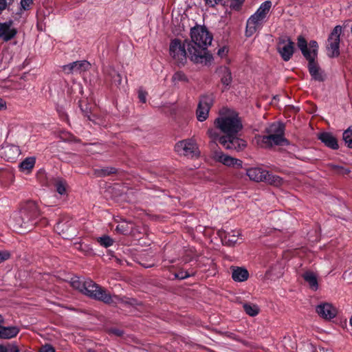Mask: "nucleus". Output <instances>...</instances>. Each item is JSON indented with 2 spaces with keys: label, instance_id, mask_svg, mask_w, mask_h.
Returning a JSON list of instances; mask_svg holds the SVG:
<instances>
[{
  "label": "nucleus",
  "instance_id": "1",
  "mask_svg": "<svg viewBox=\"0 0 352 352\" xmlns=\"http://www.w3.org/2000/svg\"><path fill=\"white\" fill-rule=\"evenodd\" d=\"M190 41L186 39L189 58L196 63H210L212 56L207 47L212 41V35L205 26L196 25L190 29Z\"/></svg>",
  "mask_w": 352,
  "mask_h": 352
},
{
  "label": "nucleus",
  "instance_id": "2",
  "mask_svg": "<svg viewBox=\"0 0 352 352\" xmlns=\"http://www.w3.org/2000/svg\"><path fill=\"white\" fill-rule=\"evenodd\" d=\"M214 126L223 133V136L238 135L243 129L238 113L234 111L227 113L221 112L219 116L214 120Z\"/></svg>",
  "mask_w": 352,
  "mask_h": 352
},
{
  "label": "nucleus",
  "instance_id": "3",
  "mask_svg": "<svg viewBox=\"0 0 352 352\" xmlns=\"http://www.w3.org/2000/svg\"><path fill=\"white\" fill-rule=\"evenodd\" d=\"M207 135L211 139V143L215 146H217V142H219L228 150L241 151L247 146L246 142L239 138L238 135L220 136L219 133L214 129H208L207 131Z\"/></svg>",
  "mask_w": 352,
  "mask_h": 352
},
{
  "label": "nucleus",
  "instance_id": "4",
  "mask_svg": "<svg viewBox=\"0 0 352 352\" xmlns=\"http://www.w3.org/2000/svg\"><path fill=\"white\" fill-rule=\"evenodd\" d=\"M39 216L40 210L37 204L34 201L29 200L22 206L17 223L21 228L30 231L37 223L36 219Z\"/></svg>",
  "mask_w": 352,
  "mask_h": 352
},
{
  "label": "nucleus",
  "instance_id": "5",
  "mask_svg": "<svg viewBox=\"0 0 352 352\" xmlns=\"http://www.w3.org/2000/svg\"><path fill=\"white\" fill-rule=\"evenodd\" d=\"M82 294L94 300L102 301L105 304L110 305L113 303L111 294L104 287L90 279L84 280Z\"/></svg>",
  "mask_w": 352,
  "mask_h": 352
},
{
  "label": "nucleus",
  "instance_id": "6",
  "mask_svg": "<svg viewBox=\"0 0 352 352\" xmlns=\"http://www.w3.org/2000/svg\"><path fill=\"white\" fill-rule=\"evenodd\" d=\"M170 54L177 61L178 63L184 65L186 60V56L188 55L187 50L186 39L184 43H182L179 39L175 38L170 42Z\"/></svg>",
  "mask_w": 352,
  "mask_h": 352
},
{
  "label": "nucleus",
  "instance_id": "7",
  "mask_svg": "<svg viewBox=\"0 0 352 352\" xmlns=\"http://www.w3.org/2000/svg\"><path fill=\"white\" fill-rule=\"evenodd\" d=\"M213 102L212 94H206L200 97L196 111L197 118L199 122H204L208 118Z\"/></svg>",
  "mask_w": 352,
  "mask_h": 352
},
{
  "label": "nucleus",
  "instance_id": "8",
  "mask_svg": "<svg viewBox=\"0 0 352 352\" xmlns=\"http://www.w3.org/2000/svg\"><path fill=\"white\" fill-rule=\"evenodd\" d=\"M341 32L342 27L336 25L329 36L327 48L329 57L338 56L340 54V36Z\"/></svg>",
  "mask_w": 352,
  "mask_h": 352
},
{
  "label": "nucleus",
  "instance_id": "9",
  "mask_svg": "<svg viewBox=\"0 0 352 352\" xmlns=\"http://www.w3.org/2000/svg\"><path fill=\"white\" fill-rule=\"evenodd\" d=\"M294 46L295 44L290 37L285 36L278 38L277 51L284 61L287 62L292 58L295 51Z\"/></svg>",
  "mask_w": 352,
  "mask_h": 352
},
{
  "label": "nucleus",
  "instance_id": "10",
  "mask_svg": "<svg viewBox=\"0 0 352 352\" xmlns=\"http://www.w3.org/2000/svg\"><path fill=\"white\" fill-rule=\"evenodd\" d=\"M313 47H315L314 50V56L306 59L308 61V71L314 80L323 82L324 80V78L323 76V72L320 69L317 61L318 54H316V47L315 44Z\"/></svg>",
  "mask_w": 352,
  "mask_h": 352
},
{
  "label": "nucleus",
  "instance_id": "11",
  "mask_svg": "<svg viewBox=\"0 0 352 352\" xmlns=\"http://www.w3.org/2000/svg\"><path fill=\"white\" fill-rule=\"evenodd\" d=\"M258 141L259 145L263 148H271L273 145L287 146L289 144V141L285 137L270 133L260 136Z\"/></svg>",
  "mask_w": 352,
  "mask_h": 352
},
{
  "label": "nucleus",
  "instance_id": "12",
  "mask_svg": "<svg viewBox=\"0 0 352 352\" xmlns=\"http://www.w3.org/2000/svg\"><path fill=\"white\" fill-rule=\"evenodd\" d=\"M314 44L316 45V54H318L319 46L317 41L311 40L308 43L303 36L300 35L297 38V46L298 49L301 51V53L305 59L314 56V50L315 49V47H313V46Z\"/></svg>",
  "mask_w": 352,
  "mask_h": 352
},
{
  "label": "nucleus",
  "instance_id": "13",
  "mask_svg": "<svg viewBox=\"0 0 352 352\" xmlns=\"http://www.w3.org/2000/svg\"><path fill=\"white\" fill-rule=\"evenodd\" d=\"M197 146L192 139L184 140L178 142L175 146V151L184 156L193 157L197 151Z\"/></svg>",
  "mask_w": 352,
  "mask_h": 352
},
{
  "label": "nucleus",
  "instance_id": "14",
  "mask_svg": "<svg viewBox=\"0 0 352 352\" xmlns=\"http://www.w3.org/2000/svg\"><path fill=\"white\" fill-rule=\"evenodd\" d=\"M265 19L263 17L260 13H258L256 11V12L252 14L247 21L245 36L247 37H250L258 30L261 29Z\"/></svg>",
  "mask_w": 352,
  "mask_h": 352
},
{
  "label": "nucleus",
  "instance_id": "15",
  "mask_svg": "<svg viewBox=\"0 0 352 352\" xmlns=\"http://www.w3.org/2000/svg\"><path fill=\"white\" fill-rule=\"evenodd\" d=\"M90 63L87 60H78L64 65L63 67V71L67 74L73 73L80 74L87 71L90 68Z\"/></svg>",
  "mask_w": 352,
  "mask_h": 352
},
{
  "label": "nucleus",
  "instance_id": "16",
  "mask_svg": "<svg viewBox=\"0 0 352 352\" xmlns=\"http://www.w3.org/2000/svg\"><path fill=\"white\" fill-rule=\"evenodd\" d=\"M13 23L12 20L0 23V38L5 42L14 38L17 34V30L12 28Z\"/></svg>",
  "mask_w": 352,
  "mask_h": 352
},
{
  "label": "nucleus",
  "instance_id": "17",
  "mask_svg": "<svg viewBox=\"0 0 352 352\" xmlns=\"http://www.w3.org/2000/svg\"><path fill=\"white\" fill-rule=\"evenodd\" d=\"M217 234L220 238L222 244L230 247L234 246L236 243L239 235L238 231L232 230L231 232H227L224 230H219Z\"/></svg>",
  "mask_w": 352,
  "mask_h": 352
},
{
  "label": "nucleus",
  "instance_id": "18",
  "mask_svg": "<svg viewBox=\"0 0 352 352\" xmlns=\"http://www.w3.org/2000/svg\"><path fill=\"white\" fill-rule=\"evenodd\" d=\"M316 313L322 318L331 320L336 316V309L329 303L318 305L316 308Z\"/></svg>",
  "mask_w": 352,
  "mask_h": 352
},
{
  "label": "nucleus",
  "instance_id": "19",
  "mask_svg": "<svg viewBox=\"0 0 352 352\" xmlns=\"http://www.w3.org/2000/svg\"><path fill=\"white\" fill-rule=\"evenodd\" d=\"M1 155L7 160L12 162L20 155V148L18 146L6 144L2 146L0 150Z\"/></svg>",
  "mask_w": 352,
  "mask_h": 352
},
{
  "label": "nucleus",
  "instance_id": "20",
  "mask_svg": "<svg viewBox=\"0 0 352 352\" xmlns=\"http://www.w3.org/2000/svg\"><path fill=\"white\" fill-rule=\"evenodd\" d=\"M214 157L226 166L236 167L242 166L241 160L226 155L220 151H215L214 152Z\"/></svg>",
  "mask_w": 352,
  "mask_h": 352
},
{
  "label": "nucleus",
  "instance_id": "21",
  "mask_svg": "<svg viewBox=\"0 0 352 352\" xmlns=\"http://www.w3.org/2000/svg\"><path fill=\"white\" fill-rule=\"evenodd\" d=\"M168 270L173 272L175 279L184 280L189 277L195 276L196 271L186 270L182 267L170 265L168 267Z\"/></svg>",
  "mask_w": 352,
  "mask_h": 352
},
{
  "label": "nucleus",
  "instance_id": "22",
  "mask_svg": "<svg viewBox=\"0 0 352 352\" xmlns=\"http://www.w3.org/2000/svg\"><path fill=\"white\" fill-rule=\"evenodd\" d=\"M217 72L219 75V77L220 78L221 82L224 86V89L223 90V91L230 87L232 82V72L230 68L226 66L219 67L217 69Z\"/></svg>",
  "mask_w": 352,
  "mask_h": 352
},
{
  "label": "nucleus",
  "instance_id": "23",
  "mask_svg": "<svg viewBox=\"0 0 352 352\" xmlns=\"http://www.w3.org/2000/svg\"><path fill=\"white\" fill-rule=\"evenodd\" d=\"M318 139L331 149L337 150L339 148L338 140L331 133L322 132L319 135Z\"/></svg>",
  "mask_w": 352,
  "mask_h": 352
},
{
  "label": "nucleus",
  "instance_id": "24",
  "mask_svg": "<svg viewBox=\"0 0 352 352\" xmlns=\"http://www.w3.org/2000/svg\"><path fill=\"white\" fill-rule=\"evenodd\" d=\"M266 174V170L258 167L251 168L247 170V175L251 180L255 182H264Z\"/></svg>",
  "mask_w": 352,
  "mask_h": 352
},
{
  "label": "nucleus",
  "instance_id": "25",
  "mask_svg": "<svg viewBox=\"0 0 352 352\" xmlns=\"http://www.w3.org/2000/svg\"><path fill=\"white\" fill-rule=\"evenodd\" d=\"M19 333V328L16 326H0V339H12Z\"/></svg>",
  "mask_w": 352,
  "mask_h": 352
},
{
  "label": "nucleus",
  "instance_id": "26",
  "mask_svg": "<svg viewBox=\"0 0 352 352\" xmlns=\"http://www.w3.org/2000/svg\"><path fill=\"white\" fill-rule=\"evenodd\" d=\"M249 277L248 271L243 267H234L232 268V278L234 281L243 282Z\"/></svg>",
  "mask_w": 352,
  "mask_h": 352
},
{
  "label": "nucleus",
  "instance_id": "27",
  "mask_svg": "<svg viewBox=\"0 0 352 352\" xmlns=\"http://www.w3.org/2000/svg\"><path fill=\"white\" fill-rule=\"evenodd\" d=\"M302 278L308 283L309 288L313 291L318 289V281L317 276L311 271H307L302 274Z\"/></svg>",
  "mask_w": 352,
  "mask_h": 352
},
{
  "label": "nucleus",
  "instance_id": "28",
  "mask_svg": "<svg viewBox=\"0 0 352 352\" xmlns=\"http://www.w3.org/2000/svg\"><path fill=\"white\" fill-rule=\"evenodd\" d=\"M285 125L282 122H274L266 129V133L285 137Z\"/></svg>",
  "mask_w": 352,
  "mask_h": 352
},
{
  "label": "nucleus",
  "instance_id": "29",
  "mask_svg": "<svg viewBox=\"0 0 352 352\" xmlns=\"http://www.w3.org/2000/svg\"><path fill=\"white\" fill-rule=\"evenodd\" d=\"M36 158L34 157H28L23 160L19 165L20 170L29 173L34 167Z\"/></svg>",
  "mask_w": 352,
  "mask_h": 352
},
{
  "label": "nucleus",
  "instance_id": "30",
  "mask_svg": "<svg viewBox=\"0 0 352 352\" xmlns=\"http://www.w3.org/2000/svg\"><path fill=\"white\" fill-rule=\"evenodd\" d=\"M328 167L334 174L339 175H346L351 173V170L349 168L334 164H329Z\"/></svg>",
  "mask_w": 352,
  "mask_h": 352
},
{
  "label": "nucleus",
  "instance_id": "31",
  "mask_svg": "<svg viewBox=\"0 0 352 352\" xmlns=\"http://www.w3.org/2000/svg\"><path fill=\"white\" fill-rule=\"evenodd\" d=\"M264 182L271 185L278 186L283 184V179L280 177L273 175L267 170L266 177Z\"/></svg>",
  "mask_w": 352,
  "mask_h": 352
},
{
  "label": "nucleus",
  "instance_id": "32",
  "mask_svg": "<svg viewBox=\"0 0 352 352\" xmlns=\"http://www.w3.org/2000/svg\"><path fill=\"white\" fill-rule=\"evenodd\" d=\"M243 307L245 313L250 316H255L259 313V308L256 305L245 303Z\"/></svg>",
  "mask_w": 352,
  "mask_h": 352
},
{
  "label": "nucleus",
  "instance_id": "33",
  "mask_svg": "<svg viewBox=\"0 0 352 352\" xmlns=\"http://www.w3.org/2000/svg\"><path fill=\"white\" fill-rule=\"evenodd\" d=\"M272 7V2L270 1H265L261 4L256 12L260 13L263 17L265 19L267 16V14L270 12V10Z\"/></svg>",
  "mask_w": 352,
  "mask_h": 352
},
{
  "label": "nucleus",
  "instance_id": "34",
  "mask_svg": "<svg viewBox=\"0 0 352 352\" xmlns=\"http://www.w3.org/2000/svg\"><path fill=\"white\" fill-rule=\"evenodd\" d=\"M118 170L114 167H104L96 170L98 176L105 177L117 173Z\"/></svg>",
  "mask_w": 352,
  "mask_h": 352
},
{
  "label": "nucleus",
  "instance_id": "35",
  "mask_svg": "<svg viewBox=\"0 0 352 352\" xmlns=\"http://www.w3.org/2000/svg\"><path fill=\"white\" fill-rule=\"evenodd\" d=\"M342 138L347 147L352 148V126L344 131Z\"/></svg>",
  "mask_w": 352,
  "mask_h": 352
},
{
  "label": "nucleus",
  "instance_id": "36",
  "mask_svg": "<svg viewBox=\"0 0 352 352\" xmlns=\"http://www.w3.org/2000/svg\"><path fill=\"white\" fill-rule=\"evenodd\" d=\"M129 225L130 223L127 222H121L117 226L116 230L122 234H129L133 228L132 226Z\"/></svg>",
  "mask_w": 352,
  "mask_h": 352
},
{
  "label": "nucleus",
  "instance_id": "37",
  "mask_svg": "<svg viewBox=\"0 0 352 352\" xmlns=\"http://www.w3.org/2000/svg\"><path fill=\"white\" fill-rule=\"evenodd\" d=\"M54 186L57 192L64 195L66 192V182L61 179H57L54 182Z\"/></svg>",
  "mask_w": 352,
  "mask_h": 352
},
{
  "label": "nucleus",
  "instance_id": "38",
  "mask_svg": "<svg viewBox=\"0 0 352 352\" xmlns=\"http://www.w3.org/2000/svg\"><path fill=\"white\" fill-rule=\"evenodd\" d=\"M172 81L175 84L179 82H187L188 78L183 72L179 71L173 74L172 77Z\"/></svg>",
  "mask_w": 352,
  "mask_h": 352
},
{
  "label": "nucleus",
  "instance_id": "39",
  "mask_svg": "<svg viewBox=\"0 0 352 352\" xmlns=\"http://www.w3.org/2000/svg\"><path fill=\"white\" fill-rule=\"evenodd\" d=\"M109 78L112 83H113L116 86H119L122 82V76L116 70H112L109 73Z\"/></svg>",
  "mask_w": 352,
  "mask_h": 352
},
{
  "label": "nucleus",
  "instance_id": "40",
  "mask_svg": "<svg viewBox=\"0 0 352 352\" xmlns=\"http://www.w3.org/2000/svg\"><path fill=\"white\" fill-rule=\"evenodd\" d=\"M98 243L104 248H109L113 243V240L107 235H104L99 237L98 239Z\"/></svg>",
  "mask_w": 352,
  "mask_h": 352
},
{
  "label": "nucleus",
  "instance_id": "41",
  "mask_svg": "<svg viewBox=\"0 0 352 352\" xmlns=\"http://www.w3.org/2000/svg\"><path fill=\"white\" fill-rule=\"evenodd\" d=\"M33 3V0H21L20 10L25 11L30 10Z\"/></svg>",
  "mask_w": 352,
  "mask_h": 352
},
{
  "label": "nucleus",
  "instance_id": "42",
  "mask_svg": "<svg viewBox=\"0 0 352 352\" xmlns=\"http://www.w3.org/2000/svg\"><path fill=\"white\" fill-rule=\"evenodd\" d=\"M244 1L245 0H231L230 7L234 10L239 11L241 10Z\"/></svg>",
  "mask_w": 352,
  "mask_h": 352
},
{
  "label": "nucleus",
  "instance_id": "43",
  "mask_svg": "<svg viewBox=\"0 0 352 352\" xmlns=\"http://www.w3.org/2000/svg\"><path fill=\"white\" fill-rule=\"evenodd\" d=\"M72 285L74 288L79 290L81 293H82L84 287V281L82 282L78 280H72Z\"/></svg>",
  "mask_w": 352,
  "mask_h": 352
},
{
  "label": "nucleus",
  "instance_id": "44",
  "mask_svg": "<svg viewBox=\"0 0 352 352\" xmlns=\"http://www.w3.org/2000/svg\"><path fill=\"white\" fill-rule=\"evenodd\" d=\"M147 95L148 93L142 89L138 90V98L141 102L146 103Z\"/></svg>",
  "mask_w": 352,
  "mask_h": 352
},
{
  "label": "nucleus",
  "instance_id": "45",
  "mask_svg": "<svg viewBox=\"0 0 352 352\" xmlns=\"http://www.w3.org/2000/svg\"><path fill=\"white\" fill-rule=\"evenodd\" d=\"M206 6L214 8L217 5L221 3V0H204Z\"/></svg>",
  "mask_w": 352,
  "mask_h": 352
},
{
  "label": "nucleus",
  "instance_id": "46",
  "mask_svg": "<svg viewBox=\"0 0 352 352\" xmlns=\"http://www.w3.org/2000/svg\"><path fill=\"white\" fill-rule=\"evenodd\" d=\"M10 257V254L7 251H0V263L8 260Z\"/></svg>",
  "mask_w": 352,
  "mask_h": 352
},
{
  "label": "nucleus",
  "instance_id": "47",
  "mask_svg": "<svg viewBox=\"0 0 352 352\" xmlns=\"http://www.w3.org/2000/svg\"><path fill=\"white\" fill-rule=\"evenodd\" d=\"M39 352H55V349L52 345L45 344L41 348Z\"/></svg>",
  "mask_w": 352,
  "mask_h": 352
},
{
  "label": "nucleus",
  "instance_id": "48",
  "mask_svg": "<svg viewBox=\"0 0 352 352\" xmlns=\"http://www.w3.org/2000/svg\"><path fill=\"white\" fill-rule=\"evenodd\" d=\"M110 333L116 336H118V337H121L123 336L124 334V331L120 329H117V328H111L110 330H109Z\"/></svg>",
  "mask_w": 352,
  "mask_h": 352
},
{
  "label": "nucleus",
  "instance_id": "49",
  "mask_svg": "<svg viewBox=\"0 0 352 352\" xmlns=\"http://www.w3.org/2000/svg\"><path fill=\"white\" fill-rule=\"evenodd\" d=\"M8 6L7 0H0V14L6 9Z\"/></svg>",
  "mask_w": 352,
  "mask_h": 352
},
{
  "label": "nucleus",
  "instance_id": "50",
  "mask_svg": "<svg viewBox=\"0 0 352 352\" xmlns=\"http://www.w3.org/2000/svg\"><path fill=\"white\" fill-rule=\"evenodd\" d=\"M7 109V104L4 99L0 98V111L6 110Z\"/></svg>",
  "mask_w": 352,
  "mask_h": 352
},
{
  "label": "nucleus",
  "instance_id": "51",
  "mask_svg": "<svg viewBox=\"0 0 352 352\" xmlns=\"http://www.w3.org/2000/svg\"><path fill=\"white\" fill-rule=\"evenodd\" d=\"M80 109H81V111H82V113H83V116H84L85 117H87V118H88L89 120H91V116H90V115H89V112H88L87 110H84V109H82V106H81V105H80Z\"/></svg>",
  "mask_w": 352,
  "mask_h": 352
},
{
  "label": "nucleus",
  "instance_id": "52",
  "mask_svg": "<svg viewBox=\"0 0 352 352\" xmlns=\"http://www.w3.org/2000/svg\"><path fill=\"white\" fill-rule=\"evenodd\" d=\"M8 352H19V349L17 346L16 345H12L9 350H8Z\"/></svg>",
  "mask_w": 352,
  "mask_h": 352
},
{
  "label": "nucleus",
  "instance_id": "53",
  "mask_svg": "<svg viewBox=\"0 0 352 352\" xmlns=\"http://www.w3.org/2000/svg\"><path fill=\"white\" fill-rule=\"evenodd\" d=\"M0 352H8V349L3 344H0Z\"/></svg>",
  "mask_w": 352,
  "mask_h": 352
},
{
  "label": "nucleus",
  "instance_id": "54",
  "mask_svg": "<svg viewBox=\"0 0 352 352\" xmlns=\"http://www.w3.org/2000/svg\"><path fill=\"white\" fill-rule=\"evenodd\" d=\"M136 302L135 299H131L129 301H127L126 303L131 304V305H135Z\"/></svg>",
  "mask_w": 352,
  "mask_h": 352
},
{
  "label": "nucleus",
  "instance_id": "55",
  "mask_svg": "<svg viewBox=\"0 0 352 352\" xmlns=\"http://www.w3.org/2000/svg\"><path fill=\"white\" fill-rule=\"evenodd\" d=\"M69 140L76 142V138L73 135H71V139Z\"/></svg>",
  "mask_w": 352,
  "mask_h": 352
},
{
  "label": "nucleus",
  "instance_id": "56",
  "mask_svg": "<svg viewBox=\"0 0 352 352\" xmlns=\"http://www.w3.org/2000/svg\"><path fill=\"white\" fill-rule=\"evenodd\" d=\"M223 49H220V50H219L218 54H221V53H223Z\"/></svg>",
  "mask_w": 352,
  "mask_h": 352
},
{
  "label": "nucleus",
  "instance_id": "57",
  "mask_svg": "<svg viewBox=\"0 0 352 352\" xmlns=\"http://www.w3.org/2000/svg\"><path fill=\"white\" fill-rule=\"evenodd\" d=\"M223 49H220V50H219L218 54H221V53H223Z\"/></svg>",
  "mask_w": 352,
  "mask_h": 352
},
{
  "label": "nucleus",
  "instance_id": "58",
  "mask_svg": "<svg viewBox=\"0 0 352 352\" xmlns=\"http://www.w3.org/2000/svg\"><path fill=\"white\" fill-rule=\"evenodd\" d=\"M349 323L352 326V316L351 317V318L349 320Z\"/></svg>",
  "mask_w": 352,
  "mask_h": 352
},
{
  "label": "nucleus",
  "instance_id": "59",
  "mask_svg": "<svg viewBox=\"0 0 352 352\" xmlns=\"http://www.w3.org/2000/svg\"><path fill=\"white\" fill-rule=\"evenodd\" d=\"M89 352H96V351H93V350H89Z\"/></svg>",
  "mask_w": 352,
  "mask_h": 352
}]
</instances>
